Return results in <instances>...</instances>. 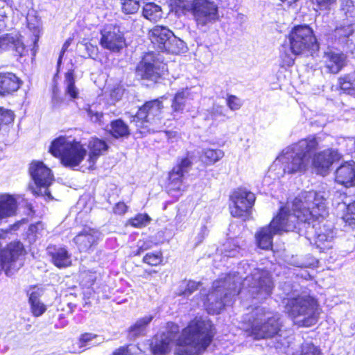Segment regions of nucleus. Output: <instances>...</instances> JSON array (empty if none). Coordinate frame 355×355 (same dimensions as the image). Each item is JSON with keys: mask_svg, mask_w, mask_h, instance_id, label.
<instances>
[{"mask_svg": "<svg viewBox=\"0 0 355 355\" xmlns=\"http://www.w3.org/2000/svg\"><path fill=\"white\" fill-rule=\"evenodd\" d=\"M325 198L319 193L311 190L293 199L294 212L300 222L307 223L306 234L320 252L332 248L334 232L327 225V215Z\"/></svg>", "mask_w": 355, "mask_h": 355, "instance_id": "1", "label": "nucleus"}, {"mask_svg": "<svg viewBox=\"0 0 355 355\" xmlns=\"http://www.w3.org/2000/svg\"><path fill=\"white\" fill-rule=\"evenodd\" d=\"M216 333L210 319L194 317L175 341V355H202L213 343Z\"/></svg>", "mask_w": 355, "mask_h": 355, "instance_id": "2", "label": "nucleus"}, {"mask_svg": "<svg viewBox=\"0 0 355 355\" xmlns=\"http://www.w3.org/2000/svg\"><path fill=\"white\" fill-rule=\"evenodd\" d=\"M284 311L293 321L303 317L295 323L299 327H310L315 325L319 319L320 306L318 300L310 295H297L284 300Z\"/></svg>", "mask_w": 355, "mask_h": 355, "instance_id": "3", "label": "nucleus"}, {"mask_svg": "<svg viewBox=\"0 0 355 355\" xmlns=\"http://www.w3.org/2000/svg\"><path fill=\"white\" fill-rule=\"evenodd\" d=\"M49 153L60 159L62 165L74 168L84 159L87 150L79 141H68L64 136L55 138L49 146Z\"/></svg>", "mask_w": 355, "mask_h": 355, "instance_id": "4", "label": "nucleus"}, {"mask_svg": "<svg viewBox=\"0 0 355 355\" xmlns=\"http://www.w3.org/2000/svg\"><path fill=\"white\" fill-rule=\"evenodd\" d=\"M292 53L313 55L320 49V44L313 28L307 24L295 25L288 35Z\"/></svg>", "mask_w": 355, "mask_h": 355, "instance_id": "5", "label": "nucleus"}, {"mask_svg": "<svg viewBox=\"0 0 355 355\" xmlns=\"http://www.w3.org/2000/svg\"><path fill=\"white\" fill-rule=\"evenodd\" d=\"M319 146L315 136L308 137L300 140L293 147V154L286 157L284 162L283 171L287 174H294L306 171L309 157Z\"/></svg>", "mask_w": 355, "mask_h": 355, "instance_id": "6", "label": "nucleus"}, {"mask_svg": "<svg viewBox=\"0 0 355 355\" xmlns=\"http://www.w3.org/2000/svg\"><path fill=\"white\" fill-rule=\"evenodd\" d=\"M229 211L236 218L247 221L252 218V209L255 204L256 196L243 187L234 189L229 196Z\"/></svg>", "mask_w": 355, "mask_h": 355, "instance_id": "7", "label": "nucleus"}, {"mask_svg": "<svg viewBox=\"0 0 355 355\" xmlns=\"http://www.w3.org/2000/svg\"><path fill=\"white\" fill-rule=\"evenodd\" d=\"M148 37L153 48L158 52L180 54L182 42L175 37L174 33L164 26H155L148 31Z\"/></svg>", "mask_w": 355, "mask_h": 355, "instance_id": "8", "label": "nucleus"}, {"mask_svg": "<svg viewBox=\"0 0 355 355\" xmlns=\"http://www.w3.org/2000/svg\"><path fill=\"white\" fill-rule=\"evenodd\" d=\"M166 97L162 96L159 98L145 101L144 103L139 107L136 113L131 116L130 121L134 123L140 134L149 132V128L147 123L152 121L161 119V114L163 112V100Z\"/></svg>", "mask_w": 355, "mask_h": 355, "instance_id": "9", "label": "nucleus"}, {"mask_svg": "<svg viewBox=\"0 0 355 355\" xmlns=\"http://www.w3.org/2000/svg\"><path fill=\"white\" fill-rule=\"evenodd\" d=\"M100 46L112 53H119L127 46L125 33L117 23L107 24L100 30Z\"/></svg>", "mask_w": 355, "mask_h": 355, "instance_id": "10", "label": "nucleus"}, {"mask_svg": "<svg viewBox=\"0 0 355 355\" xmlns=\"http://www.w3.org/2000/svg\"><path fill=\"white\" fill-rule=\"evenodd\" d=\"M283 323L279 313H273L262 322L252 324L249 334L255 340L272 338L280 336Z\"/></svg>", "mask_w": 355, "mask_h": 355, "instance_id": "11", "label": "nucleus"}, {"mask_svg": "<svg viewBox=\"0 0 355 355\" xmlns=\"http://www.w3.org/2000/svg\"><path fill=\"white\" fill-rule=\"evenodd\" d=\"M190 13L198 26H205L218 19V8L211 0H194Z\"/></svg>", "mask_w": 355, "mask_h": 355, "instance_id": "12", "label": "nucleus"}, {"mask_svg": "<svg viewBox=\"0 0 355 355\" xmlns=\"http://www.w3.org/2000/svg\"><path fill=\"white\" fill-rule=\"evenodd\" d=\"M252 282L250 285V293L253 298L265 300L270 297L275 287L270 272L264 269H257L252 275Z\"/></svg>", "mask_w": 355, "mask_h": 355, "instance_id": "13", "label": "nucleus"}, {"mask_svg": "<svg viewBox=\"0 0 355 355\" xmlns=\"http://www.w3.org/2000/svg\"><path fill=\"white\" fill-rule=\"evenodd\" d=\"M341 155L338 150L327 148L315 153L311 159V166L318 175H327L334 163L338 162Z\"/></svg>", "mask_w": 355, "mask_h": 355, "instance_id": "14", "label": "nucleus"}, {"mask_svg": "<svg viewBox=\"0 0 355 355\" xmlns=\"http://www.w3.org/2000/svg\"><path fill=\"white\" fill-rule=\"evenodd\" d=\"M192 161L188 156L180 159L172 169L168 172L166 182L168 193L180 192L182 191L183 180L185 173L192 166Z\"/></svg>", "mask_w": 355, "mask_h": 355, "instance_id": "15", "label": "nucleus"}, {"mask_svg": "<svg viewBox=\"0 0 355 355\" xmlns=\"http://www.w3.org/2000/svg\"><path fill=\"white\" fill-rule=\"evenodd\" d=\"M26 254L24 245L19 240L12 241L4 248H0V272L5 270L8 273L12 264Z\"/></svg>", "mask_w": 355, "mask_h": 355, "instance_id": "16", "label": "nucleus"}, {"mask_svg": "<svg viewBox=\"0 0 355 355\" xmlns=\"http://www.w3.org/2000/svg\"><path fill=\"white\" fill-rule=\"evenodd\" d=\"M227 293L221 286H213L206 295L204 306L209 315H218L225 309Z\"/></svg>", "mask_w": 355, "mask_h": 355, "instance_id": "17", "label": "nucleus"}, {"mask_svg": "<svg viewBox=\"0 0 355 355\" xmlns=\"http://www.w3.org/2000/svg\"><path fill=\"white\" fill-rule=\"evenodd\" d=\"M294 203L293 202V213L286 207L282 206L279 208L278 212L275 216L272 218L269 223L272 228L278 234H282L284 232H288L295 228V223L292 220V218L297 219L298 223H300L295 215L294 212Z\"/></svg>", "mask_w": 355, "mask_h": 355, "instance_id": "18", "label": "nucleus"}, {"mask_svg": "<svg viewBox=\"0 0 355 355\" xmlns=\"http://www.w3.org/2000/svg\"><path fill=\"white\" fill-rule=\"evenodd\" d=\"M164 71L165 64L155 60L153 62L142 60L136 67V73L141 79L154 83H157L162 78Z\"/></svg>", "mask_w": 355, "mask_h": 355, "instance_id": "19", "label": "nucleus"}, {"mask_svg": "<svg viewBox=\"0 0 355 355\" xmlns=\"http://www.w3.org/2000/svg\"><path fill=\"white\" fill-rule=\"evenodd\" d=\"M29 173L37 189H47L54 180L51 170L40 161L31 163Z\"/></svg>", "mask_w": 355, "mask_h": 355, "instance_id": "20", "label": "nucleus"}, {"mask_svg": "<svg viewBox=\"0 0 355 355\" xmlns=\"http://www.w3.org/2000/svg\"><path fill=\"white\" fill-rule=\"evenodd\" d=\"M98 232L95 228L85 227L73 239L80 252H88L98 243Z\"/></svg>", "mask_w": 355, "mask_h": 355, "instance_id": "21", "label": "nucleus"}, {"mask_svg": "<svg viewBox=\"0 0 355 355\" xmlns=\"http://www.w3.org/2000/svg\"><path fill=\"white\" fill-rule=\"evenodd\" d=\"M334 181L345 188L354 187L355 162H345L338 166L334 173Z\"/></svg>", "mask_w": 355, "mask_h": 355, "instance_id": "22", "label": "nucleus"}, {"mask_svg": "<svg viewBox=\"0 0 355 355\" xmlns=\"http://www.w3.org/2000/svg\"><path fill=\"white\" fill-rule=\"evenodd\" d=\"M51 262L59 269L66 268L72 265L71 254L66 247L50 245L47 248Z\"/></svg>", "mask_w": 355, "mask_h": 355, "instance_id": "23", "label": "nucleus"}, {"mask_svg": "<svg viewBox=\"0 0 355 355\" xmlns=\"http://www.w3.org/2000/svg\"><path fill=\"white\" fill-rule=\"evenodd\" d=\"M22 80L12 72H0V96H6L17 92Z\"/></svg>", "mask_w": 355, "mask_h": 355, "instance_id": "24", "label": "nucleus"}, {"mask_svg": "<svg viewBox=\"0 0 355 355\" xmlns=\"http://www.w3.org/2000/svg\"><path fill=\"white\" fill-rule=\"evenodd\" d=\"M278 234L268 223L260 227L254 234L255 243L257 248L263 250H270L273 248L274 236Z\"/></svg>", "mask_w": 355, "mask_h": 355, "instance_id": "25", "label": "nucleus"}, {"mask_svg": "<svg viewBox=\"0 0 355 355\" xmlns=\"http://www.w3.org/2000/svg\"><path fill=\"white\" fill-rule=\"evenodd\" d=\"M87 148L89 150L87 162L89 164V168H93L98 158L108 150L109 146L104 139L94 137L89 141Z\"/></svg>", "mask_w": 355, "mask_h": 355, "instance_id": "26", "label": "nucleus"}, {"mask_svg": "<svg viewBox=\"0 0 355 355\" xmlns=\"http://www.w3.org/2000/svg\"><path fill=\"white\" fill-rule=\"evenodd\" d=\"M324 58V67L328 72L332 74L340 72L347 63V55L343 52H326Z\"/></svg>", "mask_w": 355, "mask_h": 355, "instance_id": "27", "label": "nucleus"}, {"mask_svg": "<svg viewBox=\"0 0 355 355\" xmlns=\"http://www.w3.org/2000/svg\"><path fill=\"white\" fill-rule=\"evenodd\" d=\"M332 35L338 43L352 48L355 41V29L352 24L341 25L335 28Z\"/></svg>", "mask_w": 355, "mask_h": 355, "instance_id": "28", "label": "nucleus"}, {"mask_svg": "<svg viewBox=\"0 0 355 355\" xmlns=\"http://www.w3.org/2000/svg\"><path fill=\"white\" fill-rule=\"evenodd\" d=\"M171 338L162 334L153 336L150 343V351L153 355H166L171 351Z\"/></svg>", "mask_w": 355, "mask_h": 355, "instance_id": "29", "label": "nucleus"}, {"mask_svg": "<svg viewBox=\"0 0 355 355\" xmlns=\"http://www.w3.org/2000/svg\"><path fill=\"white\" fill-rule=\"evenodd\" d=\"M108 134L114 139H126L131 135L128 125L122 119H116L110 121Z\"/></svg>", "mask_w": 355, "mask_h": 355, "instance_id": "30", "label": "nucleus"}, {"mask_svg": "<svg viewBox=\"0 0 355 355\" xmlns=\"http://www.w3.org/2000/svg\"><path fill=\"white\" fill-rule=\"evenodd\" d=\"M17 203L15 198L9 194L0 196V219L15 215Z\"/></svg>", "mask_w": 355, "mask_h": 355, "instance_id": "31", "label": "nucleus"}, {"mask_svg": "<svg viewBox=\"0 0 355 355\" xmlns=\"http://www.w3.org/2000/svg\"><path fill=\"white\" fill-rule=\"evenodd\" d=\"M190 99H192V97L189 88L185 87L178 90L171 101L172 111L175 113H182L187 101Z\"/></svg>", "mask_w": 355, "mask_h": 355, "instance_id": "32", "label": "nucleus"}, {"mask_svg": "<svg viewBox=\"0 0 355 355\" xmlns=\"http://www.w3.org/2000/svg\"><path fill=\"white\" fill-rule=\"evenodd\" d=\"M153 320V316H146L138 319L134 324L129 327L127 330L128 336L131 338H137L146 334V330L150 322Z\"/></svg>", "mask_w": 355, "mask_h": 355, "instance_id": "33", "label": "nucleus"}, {"mask_svg": "<svg viewBox=\"0 0 355 355\" xmlns=\"http://www.w3.org/2000/svg\"><path fill=\"white\" fill-rule=\"evenodd\" d=\"M60 308L57 309V313L55 314V317L58 321L55 326L63 327L67 324L68 317L74 311L76 304L71 302L60 303Z\"/></svg>", "mask_w": 355, "mask_h": 355, "instance_id": "34", "label": "nucleus"}, {"mask_svg": "<svg viewBox=\"0 0 355 355\" xmlns=\"http://www.w3.org/2000/svg\"><path fill=\"white\" fill-rule=\"evenodd\" d=\"M224 156V152L220 149L205 148L199 157L204 166H211L218 162Z\"/></svg>", "mask_w": 355, "mask_h": 355, "instance_id": "35", "label": "nucleus"}, {"mask_svg": "<svg viewBox=\"0 0 355 355\" xmlns=\"http://www.w3.org/2000/svg\"><path fill=\"white\" fill-rule=\"evenodd\" d=\"M39 294L32 292L28 297L31 312L34 317H40L46 311V306L40 301Z\"/></svg>", "mask_w": 355, "mask_h": 355, "instance_id": "36", "label": "nucleus"}, {"mask_svg": "<svg viewBox=\"0 0 355 355\" xmlns=\"http://www.w3.org/2000/svg\"><path fill=\"white\" fill-rule=\"evenodd\" d=\"M142 14L148 20L156 22L162 18V9L159 6L155 3L149 2L144 6Z\"/></svg>", "mask_w": 355, "mask_h": 355, "instance_id": "37", "label": "nucleus"}, {"mask_svg": "<svg viewBox=\"0 0 355 355\" xmlns=\"http://www.w3.org/2000/svg\"><path fill=\"white\" fill-rule=\"evenodd\" d=\"M65 83L67 87L65 89V94L69 95L71 99H76L78 97V89L76 87L75 80V70L73 69H69L64 73Z\"/></svg>", "mask_w": 355, "mask_h": 355, "instance_id": "38", "label": "nucleus"}, {"mask_svg": "<svg viewBox=\"0 0 355 355\" xmlns=\"http://www.w3.org/2000/svg\"><path fill=\"white\" fill-rule=\"evenodd\" d=\"M194 0H169L171 10L178 15H185L191 10Z\"/></svg>", "mask_w": 355, "mask_h": 355, "instance_id": "39", "label": "nucleus"}, {"mask_svg": "<svg viewBox=\"0 0 355 355\" xmlns=\"http://www.w3.org/2000/svg\"><path fill=\"white\" fill-rule=\"evenodd\" d=\"M151 221L152 218L147 213H138L133 217L128 219L126 225L141 229L147 226Z\"/></svg>", "mask_w": 355, "mask_h": 355, "instance_id": "40", "label": "nucleus"}, {"mask_svg": "<svg viewBox=\"0 0 355 355\" xmlns=\"http://www.w3.org/2000/svg\"><path fill=\"white\" fill-rule=\"evenodd\" d=\"M339 88L347 94L355 93V72L345 74L338 78Z\"/></svg>", "mask_w": 355, "mask_h": 355, "instance_id": "41", "label": "nucleus"}, {"mask_svg": "<svg viewBox=\"0 0 355 355\" xmlns=\"http://www.w3.org/2000/svg\"><path fill=\"white\" fill-rule=\"evenodd\" d=\"M163 261L164 257L161 251L148 252L142 258V262L151 267L161 266Z\"/></svg>", "mask_w": 355, "mask_h": 355, "instance_id": "42", "label": "nucleus"}, {"mask_svg": "<svg viewBox=\"0 0 355 355\" xmlns=\"http://www.w3.org/2000/svg\"><path fill=\"white\" fill-rule=\"evenodd\" d=\"M15 119L13 110L0 106V130L6 126L12 125Z\"/></svg>", "mask_w": 355, "mask_h": 355, "instance_id": "43", "label": "nucleus"}, {"mask_svg": "<svg viewBox=\"0 0 355 355\" xmlns=\"http://www.w3.org/2000/svg\"><path fill=\"white\" fill-rule=\"evenodd\" d=\"M15 119L13 110L0 106V130L6 126L12 125Z\"/></svg>", "mask_w": 355, "mask_h": 355, "instance_id": "44", "label": "nucleus"}, {"mask_svg": "<svg viewBox=\"0 0 355 355\" xmlns=\"http://www.w3.org/2000/svg\"><path fill=\"white\" fill-rule=\"evenodd\" d=\"M141 0H120L121 9L125 15L136 14L140 8Z\"/></svg>", "mask_w": 355, "mask_h": 355, "instance_id": "45", "label": "nucleus"}, {"mask_svg": "<svg viewBox=\"0 0 355 355\" xmlns=\"http://www.w3.org/2000/svg\"><path fill=\"white\" fill-rule=\"evenodd\" d=\"M342 218L346 225L355 228V200L346 206Z\"/></svg>", "mask_w": 355, "mask_h": 355, "instance_id": "46", "label": "nucleus"}, {"mask_svg": "<svg viewBox=\"0 0 355 355\" xmlns=\"http://www.w3.org/2000/svg\"><path fill=\"white\" fill-rule=\"evenodd\" d=\"M297 355H322L321 349L312 343H302Z\"/></svg>", "mask_w": 355, "mask_h": 355, "instance_id": "47", "label": "nucleus"}, {"mask_svg": "<svg viewBox=\"0 0 355 355\" xmlns=\"http://www.w3.org/2000/svg\"><path fill=\"white\" fill-rule=\"evenodd\" d=\"M98 280V275L96 271L85 270L82 274V282L87 288L92 287Z\"/></svg>", "mask_w": 355, "mask_h": 355, "instance_id": "48", "label": "nucleus"}, {"mask_svg": "<svg viewBox=\"0 0 355 355\" xmlns=\"http://www.w3.org/2000/svg\"><path fill=\"white\" fill-rule=\"evenodd\" d=\"M201 286L200 282H196L194 280H189L187 282L184 288L180 291L179 295L184 297H188L198 291Z\"/></svg>", "mask_w": 355, "mask_h": 355, "instance_id": "49", "label": "nucleus"}, {"mask_svg": "<svg viewBox=\"0 0 355 355\" xmlns=\"http://www.w3.org/2000/svg\"><path fill=\"white\" fill-rule=\"evenodd\" d=\"M227 107L233 111L239 110L243 103L239 97L233 94H228L226 98Z\"/></svg>", "mask_w": 355, "mask_h": 355, "instance_id": "50", "label": "nucleus"}, {"mask_svg": "<svg viewBox=\"0 0 355 355\" xmlns=\"http://www.w3.org/2000/svg\"><path fill=\"white\" fill-rule=\"evenodd\" d=\"M128 205L123 201H119L114 205L112 211L115 215L122 216L128 211Z\"/></svg>", "mask_w": 355, "mask_h": 355, "instance_id": "51", "label": "nucleus"}, {"mask_svg": "<svg viewBox=\"0 0 355 355\" xmlns=\"http://www.w3.org/2000/svg\"><path fill=\"white\" fill-rule=\"evenodd\" d=\"M131 344H126L115 349L110 355H135L131 349Z\"/></svg>", "mask_w": 355, "mask_h": 355, "instance_id": "52", "label": "nucleus"}, {"mask_svg": "<svg viewBox=\"0 0 355 355\" xmlns=\"http://www.w3.org/2000/svg\"><path fill=\"white\" fill-rule=\"evenodd\" d=\"M97 337V335L91 334V333H83L82 334L79 338L78 341L81 346H85L86 344L92 340L93 339L96 338Z\"/></svg>", "mask_w": 355, "mask_h": 355, "instance_id": "53", "label": "nucleus"}, {"mask_svg": "<svg viewBox=\"0 0 355 355\" xmlns=\"http://www.w3.org/2000/svg\"><path fill=\"white\" fill-rule=\"evenodd\" d=\"M318 8L320 10H328L336 0H315Z\"/></svg>", "mask_w": 355, "mask_h": 355, "instance_id": "54", "label": "nucleus"}, {"mask_svg": "<svg viewBox=\"0 0 355 355\" xmlns=\"http://www.w3.org/2000/svg\"><path fill=\"white\" fill-rule=\"evenodd\" d=\"M39 225H42V222L38 221L35 223L31 224L28 228L27 236L35 237L39 231Z\"/></svg>", "mask_w": 355, "mask_h": 355, "instance_id": "55", "label": "nucleus"}, {"mask_svg": "<svg viewBox=\"0 0 355 355\" xmlns=\"http://www.w3.org/2000/svg\"><path fill=\"white\" fill-rule=\"evenodd\" d=\"M152 248V245L148 241H143L141 244L138 246L137 251L135 252V255H139L143 252L148 250Z\"/></svg>", "mask_w": 355, "mask_h": 355, "instance_id": "56", "label": "nucleus"}, {"mask_svg": "<svg viewBox=\"0 0 355 355\" xmlns=\"http://www.w3.org/2000/svg\"><path fill=\"white\" fill-rule=\"evenodd\" d=\"M33 193L35 196H46L49 200L53 199L50 191L49 190V187H47V189H45L44 193L41 191V189H37V188L33 190Z\"/></svg>", "mask_w": 355, "mask_h": 355, "instance_id": "57", "label": "nucleus"}, {"mask_svg": "<svg viewBox=\"0 0 355 355\" xmlns=\"http://www.w3.org/2000/svg\"><path fill=\"white\" fill-rule=\"evenodd\" d=\"M10 39L7 36L0 37V53L6 51L10 44Z\"/></svg>", "mask_w": 355, "mask_h": 355, "instance_id": "58", "label": "nucleus"}, {"mask_svg": "<svg viewBox=\"0 0 355 355\" xmlns=\"http://www.w3.org/2000/svg\"><path fill=\"white\" fill-rule=\"evenodd\" d=\"M155 273H157V271L155 270H144L141 277L144 279H148L149 277H152L153 274Z\"/></svg>", "mask_w": 355, "mask_h": 355, "instance_id": "59", "label": "nucleus"}, {"mask_svg": "<svg viewBox=\"0 0 355 355\" xmlns=\"http://www.w3.org/2000/svg\"><path fill=\"white\" fill-rule=\"evenodd\" d=\"M70 44H71V42H70V40H66V41L64 42V44H63V45H62V49H61V51H60V53H61V54H64V53H65V52H66V51L67 50L68 47L69 46Z\"/></svg>", "mask_w": 355, "mask_h": 355, "instance_id": "60", "label": "nucleus"}, {"mask_svg": "<svg viewBox=\"0 0 355 355\" xmlns=\"http://www.w3.org/2000/svg\"><path fill=\"white\" fill-rule=\"evenodd\" d=\"M7 18V14L4 10L3 8H0V21H4L5 19Z\"/></svg>", "mask_w": 355, "mask_h": 355, "instance_id": "61", "label": "nucleus"}, {"mask_svg": "<svg viewBox=\"0 0 355 355\" xmlns=\"http://www.w3.org/2000/svg\"><path fill=\"white\" fill-rule=\"evenodd\" d=\"M63 56H64V54L60 53L59 58H58V61H57V73H56V74H58V72H59L60 67V65H61V63H62V60Z\"/></svg>", "mask_w": 355, "mask_h": 355, "instance_id": "62", "label": "nucleus"}, {"mask_svg": "<svg viewBox=\"0 0 355 355\" xmlns=\"http://www.w3.org/2000/svg\"><path fill=\"white\" fill-rule=\"evenodd\" d=\"M27 208L28 209V210H29L31 213H33V214H34V213H35V211L33 210V206H32V205H31V204H28V205H27Z\"/></svg>", "mask_w": 355, "mask_h": 355, "instance_id": "63", "label": "nucleus"}, {"mask_svg": "<svg viewBox=\"0 0 355 355\" xmlns=\"http://www.w3.org/2000/svg\"><path fill=\"white\" fill-rule=\"evenodd\" d=\"M353 149H354V151L355 152V137H354V141L353 144Z\"/></svg>", "mask_w": 355, "mask_h": 355, "instance_id": "64", "label": "nucleus"}]
</instances>
